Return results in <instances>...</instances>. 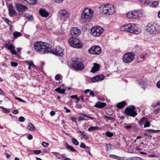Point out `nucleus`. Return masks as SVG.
<instances>
[{
  "mask_svg": "<svg viewBox=\"0 0 160 160\" xmlns=\"http://www.w3.org/2000/svg\"><path fill=\"white\" fill-rule=\"evenodd\" d=\"M34 48L36 52L41 54H44L51 52L52 53L58 56H61L64 54L63 49L60 46L56 47L52 51L51 45L42 42L38 41L35 42L34 44Z\"/></svg>",
  "mask_w": 160,
  "mask_h": 160,
  "instance_id": "1",
  "label": "nucleus"
},
{
  "mask_svg": "<svg viewBox=\"0 0 160 160\" xmlns=\"http://www.w3.org/2000/svg\"><path fill=\"white\" fill-rule=\"evenodd\" d=\"M138 29V25L134 23H128L122 26L120 28L121 31L128 32L136 34L139 32Z\"/></svg>",
  "mask_w": 160,
  "mask_h": 160,
  "instance_id": "2",
  "label": "nucleus"
},
{
  "mask_svg": "<svg viewBox=\"0 0 160 160\" xmlns=\"http://www.w3.org/2000/svg\"><path fill=\"white\" fill-rule=\"evenodd\" d=\"M101 8L102 13L106 15H112L116 11L115 7L111 4H103Z\"/></svg>",
  "mask_w": 160,
  "mask_h": 160,
  "instance_id": "3",
  "label": "nucleus"
},
{
  "mask_svg": "<svg viewBox=\"0 0 160 160\" xmlns=\"http://www.w3.org/2000/svg\"><path fill=\"white\" fill-rule=\"evenodd\" d=\"M93 13L91 9L85 8L82 14L81 20L84 23L89 22L92 17Z\"/></svg>",
  "mask_w": 160,
  "mask_h": 160,
  "instance_id": "4",
  "label": "nucleus"
},
{
  "mask_svg": "<svg viewBox=\"0 0 160 160\" xmlns=\"http://www.w3.org/2000/svg\"><path fill=\"white\" fill-rule=\"evenodd\" d=\"M143 14V12L141 10H134L128 12L126 16L128 18L137 19L142 17Z\"/></svg>",
  "mask_w": 160,
  "mask_h": 160,
  "instance_id": "5",
  "label": "nucleus"
},
{
  "mask_svg": "<svg viewBox=\"0 0 160 160\" xmlns=\"http://www.w3.org/2000/svg\"><path fill=\"white\" fill-rule=\"evenodd\" d=\"M146 30L150 34H155L158 32V26L156 23H148L146 27Z\"/></svg>",
  "mask_w": 160,
  "mask_h": 160,
  "instance_id": "6",
  "label": "nucleus"
},
{
  "mask_svg": "<svg viewBox=\"0 0 160 160\" xmlns=\"http://www.w3.org/2000/svg\"><path fill=\"white\" fill-rule=\"evenodd\" d=\"M72 68L76 70H82L84 68V65L82 62L79 61L77 58L72 59L71 62Z\"/></svg>",
  "mask_w": 160,
  "mask_h": 160,
  "instance_id": "7",
  "label": "nucleus"
},
{
  "mask_svg": "<svg viewBox=\"0 0 160 160\" xmlns=\"http://www.w3.org/2000/svg\"><path fill=\"white\" fill-rule=\"evenodd\" d=\"M68 41L71 46L75 48H80L83 46L82 41L77 38H70Z\"/></svg>",
  "mask_w": 160,
  "mask_h": 160,
  "instance_id": "8",
  "label": "nucleus"
},
{
  "mask_svg": "<svg viewBox=\"0 0 160 160\" xmlns=\"http://www.w3.org/2000/svg\"><path fill=\"white\" fill-rule=\"evenodd\" d=\"M135 55V54L132 52H128L122 56V61L126 63H129L133 60Z\"/></svg>",
  "mask_w": 160,
  "mask_h": 160,
  "instance_id": "9",
  "label": "nucleus"
},
{
  "mask_svg": "<svg viewBox=\"0 0 160 160\" xmlns=\"http://www.w3.org/2000/svg\"><path fill=\"white\" fill-rule=\"evenodd\" d=\"M103 32V28L100 26L94 27L91 29V34L95 37L100 36Z\"/></svg>",
  "mask_w": 160,
  "mask_h": 160,
  "instance_id": "10",
  "label": "nucleus"
},
{
  "mask_svg": "<svg viewBox=\"0 0 160 160\" xmlns=\"http://www.w3.org/2000/svg\"><path fill=\"white\" fill-rule=\"evenodd\" d=\"M135 109L133 106H130L126 108L124 112L128 115L132 117H135L137 114V112L135 111Z\"/></svg>",
  "mask_w": 160,
  "mask_h": 160,
  "instance_id": "11",
  "label": "nucleus"
},
{
  "mask_svg": "<svg viewBox=\"0 0 160 160\" xmlns=\"http://www.w3.org/2000/svg\"><path fill=\"white\" fill-rule=\"evenodd\" d=\"M58 16L60 19L62 21H65L67 20L69 16L68 12L65 10H62L60 11L58 13Z\"/></svg>",
  "mask_w": 160,
  "mask_h": 160,
  "instance_id": "12",
  "label": "nucleus"
},
{
  "mask_svg": "<svg viewBox=\"0 0 160 160\" xmlns=\"http://www.w3.org/2000/svg\"><path fill=\"white\" fill-rule=\"evenodd\" d=\"M88 52L91 54L98 55L101 53V49L100 47L98 46H94L89 49Z\"/></svg>",
  "mask_w": 160,
  "mask_h": 160,
  "instance_id": "13",
  "label": "nucleus"
},
{
  "mask_svg": "<svg viewBox=\"0 0 160 160\" xmlns=\"http://www.w3.org/2000/svg\"><path fill=\"white\" fill-rule=\"evenodd\" d=\"M9 15L11 17L16 16L17 15V13L14 7L12 4H10L8 7Z\"/></svg>",
  "mask_w": 160,
  "mask_h": 160,
  "instance_id": "14",
  "label": "nucleus"
},
{
  "mask_svg": "<svg viewBox=\"0 0 160 160\" xmlns=\"http://www.w3.org/2000/svg\"><path fill=\"white\" fill-rule=\"evenodd\" d=\"M105 78L104 76L102 74L95 75L92 77L91 81L92 82H96L102 81Z\"/></svg>",
  "mask_w": 160,
  "mask_h": 160,
  "instance_id": "15",
  "label": "nucleus"
},
{
  "mask_svg": "<svg viewBox=\"0 0 160 160\" xmlns=\"http://www.w3.org/2000/svg\"><path fill=\"white\" fill-rule=\"evenodd\" d=\"M17 10L19 12H22L25 11L27 9V7L20 3H16L15 5Z\"/></svg>",
  "mask_w": 160,
  "mask_h": 160,
  "instance_id": "16",
  "label": "nucleus"
},
{
  "mask_svg": "<svg viewBox=\"0 0 160 160\" xmlns=\"http://www.w3.org/2000/svg\"><path fill=\"white\" fill-rule=\"evenodd\" d=\"M81 33V31L79 29L77 28H73L71 30V33L72 36H75V37L78 36Z\"/></svg>",
  "mask_w": 160,
  "mask_h": 160,
  "instance_id": "17",
  "label": "nucleus"
},
{
  "mask_svg": "<svg viewBox=\"0 0 160 160\" xmlns=\"http://www.w3.org/2000/svg\"><path fill=\"white\" fill-rule=\"evenodd\" d=\"M39 12L41 16L43 17H47L49 14V13L47 12L45 9H40L39 11Z\"/></svg>",
  "mask_w": 160,
  "mask_h": 160,
  "instance_id": "18",
  "label": "nucleus"
},
{
  "mask_svg": "<svg viewBox=\"0 0 160 160\" xmlns=\"http://www.w3.org/2000/svg\"><path fill=\"white\" fill-rule=\"evenodd\" d=\"M147 55L146 53L141 54L137 57L138 62H142L146 60V56Z\"/></svg>",
  "mask_w": 160,
  "mask_h": 160,
  "instance_id": "19",
  "label": "nucleus"
},
{
  "mask_svg": "<svg viewBox=\"0 0 160 160\" xmlns=\"http://www.w3.org/2000/svg\"><path fill=\"white\" fill-rule=\"evenodd\" d=\"M93 64L94 65L92 67L90 72H91L95 73L99 70L100 65L99 64L97 63H94Z\"/></svg>",
  "mask_w": 160,
  "mask_h": 160,
  "instance_id": "20",
  "label": "nucleus"
},
{
  "mask_svg": "<svg viewBox=\"0 0 160 160\" xmlns=\"http://www.w3.org/2000/svg\"><path fill=\"white\" fill-rule=\"evenodd\" d=\"M106 105V103L105 102L99 101L96 103L95 107L98 108H102L104 107Z\"/></svg>",
  "mask_w": 160,
  "mask_h": 160,
  "instance_id": "21",
  "label": "nucleus"
},
{
  "mask_svg": "<svg viewBox=\"0 0 160 160\" xmlns=\"http://www.w3.org/2000/svg\"><path fill=\"white\" fill-rule=\"evenodd\" d=\"M8 48L10 50L13 54L16 55L17 54V52L15 51V47L12 44L10 45Z\"/></svg>",
  "mask_w": 160,
  "mask_h": 160,
  "instance_id": "22",
  "label": "nucleus"
},
{
  "mask_svg": "<svg viewBox=\"0 0 160 160\" xmlns=\"http://www.w3.org/2000/svg\"><path fill=\"white\" fill-rule=\"evenodd\" d=\"M34 125L31 123H29L27 127V129L31 131H33L35 130Z\"/></svg>",
  "mask_w": 160,
  "mask_h": 160,
  "instance_id": "23",
  "label": "nucleus"
},
{
  "mask_svg": "<svg viewBox=\"0 0 160 160\" xmlns=\"http://www.w3.org/2000/svg\"><path fill=\"white\" fill-rule=\"evenodd\" d=\"M65 145H66V148L73 152H77V151L72 146L70 145L67 143H66Z\"/></svg>",
  "mask_w": 160,
  "mask_h": 160,
  "instance_id": "24",
  "label": "nucleus"
},
{
  "mask_svg": "<svg viewBox=\"0 0 160 160\" xmlns=\"http://www.w3.org/2000/svg\"><path fill=\"white\" fill-rule=\"evenodd\" d=\"M79 132L81 133V136L84 139H88V136L87 133L81 131H79Z\"/></svg>",
  "mask_w": 160,
  "mask_h": 160,
  "instance_id": "25",
  "label": "nucleus"
},
{
  "mask_svg": "<svg viewBox=\"0 0 160 160\" xmlns=\"http://www.w3.org/2000/svg\"><path fill=\"white\" fill-rule=\"evenodd\" d=\"M147 120V118L145 117L142 118L138 122L139 124L141 126H142L145 123Z\"/></svg>",
  "mask_w": 160,
  "mask_h": 160,
  "instance_id": "26",
  "label": "nucleus"
},
{
  "mask_svg": "<svg viewBox=\"0 0 160 160\" xmlns=\"http://www.w3.org/2000/svg\"><path fill=\"white\" fill-rule=\"evenodd\" d=\"M126 104L125 101H122L118 103L117 105V107L119 108H122L125 106Z\"/></svg>",
  "mask_w": 160,
  "mask_h": 160,
  "instance_id": "27",
  "label": "nucleus"
},
{
  "mask_svg": "<svg viewBox=\"0 0 160 160\" xmlns=\"http://www.w3.org/2000/svg\"><path fill=\"white\" fill-rule=\"evenodd\" d=\"M99 128L98 126H92L90 127L88 129L89 132H91L94 130H98L99 129Z\"/></svg>",
  "mask_w": 160,
  "mask_h": 160,
  "instance_id": "28",
  "label": "nucleus"
},
{
  "mask_svg": "<svg viewBox=\"0 0 160 160\" xmlns=\"http://www.w3.org/2000/svg\"><path fill=\"white\" fill-rule=\"evenodd\" d=\"M127 160H144L143 159L141 158L138 157H131L127 159Z\"/></svg>",
  "mask_w": 160,
  "mask_h": 160,
  "instance_id": "29",
  "label": "nucleus"
},
{
  "mask_svg": "<svg viewBox=\"0 0 160 160\" xmlns=\"http://www.w3.org/2000/svg\"><path fill=\"white\" fill-rule=\"evenodd\" d=\"M2 19L3 20V21L6 23H7L9 26H11L12 25V23L10 21L9 19L5 18H2Z\"/></svg>",
  "mask_w": 160,
  "mask_h": 160,
  "instance_id": "30",
  "label": "nucleus"
},
{
  "mask_svg": "<svg viewBox=\"0 0 160 160\" xmlns=\"http://www.w3.org/2000/svg\"><path fill=\"white\" fill-rule=\"evenodd\" d=\"M26 62H27L29 66L33 68H35L36 67V66L34 64V63L32 61H31L29 62L28 61H26Z\"/></svg>",
  "mask_w": 160,
  "mask_h": 160,
  "instance_id": "31",
  "label": "nucleus"
},
{
  "mask_svg": "<svg viewBox=\"0 0 160 160\" xmlns=\"http://www.w3.org/2000/svg\"><path fill=\"white\" fill-rule=\"evenodd\" d=\"M21 33L18 32H15L13 33V37L15 38H16L18 37L21 35Z\"/></svg>",
  "mask_w": 160,
  "mask_h": 160,
  "instance_id": "32",
  "label": "nucleus"
},
{
  "mask_svg": "<svg viewBox=\"0 0 160 160\" xmlns=\"http://www.w3.org/2000/svg\"><path fill=\"white\" fill-rule=\"evenodd\" d=\"M25 17L27 19H28V20L29 21H32L33 19L32 16L28 14H25Z\"/></svg>",
  "mask_w": 160,
  "mask_h": 160,
  "instance_id": "33",
  "label": "nucleus"
},
{
  "mask_svg": "<svg viewBox=\"0 0 160 160\" xmlns=\"http://www.w3.org/2000/svg\"><path fill=\"white\" fill-rule=\"evenodd\" d=\"M72 142L73 144L76 146H78L79 145V142L75 138H72Z\"/></svg>",
  "mask_w": 160,
  "mask_h": 160,
  "instance_id": "34",
  "label": "nucleus"
},
{
  "mask_svg": "<svg viewBox=\"0 0 160 160\" xmlns=\"http://www.w3.org/2000/svg\"><path fill=\"white\" fill-rule=\"evenodd\" d=\"M141 3L142 4H148L150 2L149 0H140Z\"/></svg>",
  "mask_w": 160,
  "mask_h": 160,
  "instance_id": "35",
  "label": "nucleus"
},
{
  "mask_svg": "<svg viewBox=\"0 0 160 160\" xmlns=\"http://www.w3.org/2000/svg\"><path fill=\"white\" fill-rule=\"evenodd\" d=\"M0 108L2 109L3 111L5 113H8L10 112V109L8 108H6L2 106H1Z\"/></svg>",
  "mask_w": 160,
  "mask_h": 160,
  "instance_id": "36",
  "label": "nucleus"
},
{
  "mask_svg": "<svg viewBox=\"0 0 160 160\" xmlns=\"http://www.w3.org/2000/svg\"><path fill=\"white\" fill-rule=\"evenodd\" d=\"M106 135L107 137H111L113 136V134L112 133L110 132L107 131L106 132Z\"/></svg>",
  "mask_w": 160,
  "mask_h": 160,
  "instance_id": "37",
  "label": "nucleus"
},
{
  "mask_svg": "<svg viewBox=\"0 0 160 160\" xmlns=\"http://www.w3.org/2000/svg\"><path fill=\"white\" fill-rule=\"evenodd\" d=\"M158 3L159 2H154L150 5V6L151 7H156L158 5Z\"/></svg>",
  "mask_w": 160,
  "mask_h": 160,
  "instance_id": "38",
  "label": "nucleus"
},
{
  "mask_svg": "<svg viewBox=\"0 0 160 160\" xmlns=\"http://www.w3.org/2000/svg\"><path fill=\"white\" fill-rule=\"evenodd\" d=\"M125 124L127 125L125 126L124 128L126 129L129 130L132 128V127L131 125V124H129L128 125V124L125 123Z\"/></svg>",
  "mask_w": 160,
  "mask_h": 160,
  "instance_id": "39",
  "label": "nucleus"
},
{
  "mask_svg": "<svg viewBox=\"0 0 160 160\" xmlns=\"http://www.w3.org/2000/svg\"><path fill=\"white\" fill-rule=\"evenodd\" d=\"M84 149H85L86 151L90 155H91V153L90 152V147L88 146H86Z\"/></svg>",
  "mask_w": 160,
  "mask_h": 160,
  "instance_id": "40",
  "label": "nucleus"
},
{
  "mask_svg": "<svg viewBox=\"0 0 160 160\" xmlns=\"http://www.w3.org/2000/svg\"><path fill=\"white\" fill-rule=\"evenodd\" d=\"M71 98L72 99L76 98L77 100V102H75V103H78L79 100V99L78 98L77 95H72L71 96Z\"/></svg>",
  "mask_w": 160,
  "mask_h": 160,
  "instance_id": "41",
  "label": "nucleus"
},
{
  "mask_svg": "<svg viewBox=\"0 0 160 160\" xmlns=\"http://www.w3.org/2000/svg\"><path fill=\"white\" fill-rule=\"evenodd\" d=\"M150 123L147 120L144 124V128L148 127L150 126Z\"/></svg>",
  "mask_w": 160,
  "mask_h": 160,
  "instance_id": "42",
  "label": "nucleus"
},
{
  "mask_svg": "<svg viewBox=\"0 0 160 160\" xmlns=\"http://www.w3.org/2000/svg\"><path fill=\"white\" fill-rule=\"evenodd\" d=\"M104 118L105 119H107L111 121H114L115 120L114 118L109 117L107 115H105L104 116Z\"/></svg>",
  "mask_w": 160,
  "mask_h": 160,
  "instance_id": "43",
  "label": "nucleus"
},
{
  "mask_svg": "<svg viewBox=\"0 0 160 160\" xmlns=\"http://www.w3.org/2000/svg\"><path fill=\"white\" fill-rule=\"evenodd\" d=\"M11 65L13 67H15L18 66V63L16 62H11Z\"/></svg>",
  "mask_w": 160,
  "mask_h": 160,
  "instance_id": "44",
  "label": "nucleus"
},
{
  "mask_svg": "<svg viewBox=\"0 0 160 160\" xmlns=\"http://www.w3.org/2000/svg\"><path fill=\"white\" fill-rule=\"evenodd\" d=\"M52 154H53L55 156V157L57 158H58V159H60V157H59L58 155V154H59L57 152H52Z\"/></svg>",
  "mask_w": 160,
  "mask_h": 160,
  "instance_id": "45",
  "label": "nucleus"
},
{
  "mask_svg": "<svg viewBox=\"0 0 160 160\" xmlns=\"http://www.w3.org/2000/svg\"><path fill=\"white\" fill-rule=\"evenodd\" d=\"M109 157L112 158L114 159H117L118 158V156H116L115 155L113 154H111L109 155Z\"/></svg>",
  "mask_w": 160,
  "mask_h": 160,
  "instance_id": "46",
  "label": "nucleus"
},
{
  "mask_svg": "<svg viewBox=\"0 0 160 160\" xmlns=\"http://www.w3.org/2000/svg\"><path fill=\"white\" fill-rule=\"evenodd\" d=\"M25 118L22 116L19 117L18 118L19 121L22 122H24L25 121Z\"/></svg>",
  "mask_w": 160,
  "mask_h": 160,
  "instance_id": "47",
  "label": "nucleus"
},
{
  "mask_svg": "<svg viewBox=\"0 0 160 160\" xmlns=\"http://www.w3.org/2000/svg\"><path fill=\"white\" fill-rule=\"evenodd\" d=\"M112 145L110 144H107L106 145V147L107 148V151L108 150H109L111 148Z\"/></svg>",
  "mask_w": 160,
  "mask_h": 160,
  "instance_id": "48",
  "label": "nucleus"
},
{
  "mask_svg": "<svg viewBox=\"0 0 160 160\" xmlns=\"http://www.w3.org/2000/svg\"><path fill=\"white\" fill-rule=\"evenodd\" d=\"M42 145L44 147H47L49 145V144L47 142H43L42 143Z\"/></svg>",
  "mask_w": 160,
  "mask_h": 160,
  "instance_id": "49",
  "label": "nucleus"
},
{
  "mask_svg": "<svg viewBox=\"0 0 160 160\" xmlns=\"http://www.w3.org/2000/svg\"><path fill=\"white\" fill-rule=\"evenodd\" d=\"M33 152L35 154L37 155L40 154L41 152V151L40 150H34Z\"/></svg>",
  "mask_w": 160,
  "mask_h": 160,
  "instance_id": "50",
  "label": "nucleus"
},
{
  "mask_svg": "<svg viewBox=\"0 0 160 160\" xmlns=\"http://www.w3.org/2000/svg\"><path fill=\"white\" fill-rule=\"evenodd\" d=\"M83 115L84 117H87V118H88L92 120H94V119H95L94 118H93V117H90V116H88V115H85V114H84Z\"/></svg>",
  "mask_w": 160,
  "mask_h": 160,
  "instance_id": "51",
  "label": "nucleus"
},
{
  "mask_svg": "<svg viewBox=\"0 0 160 160\" xmlns=\"http://www.w3.org/2000/svg\"><path fill=\"white\" fill-rule=\"evenodd\" d=\"M60 74H57L55 77V80H59L60 79Z\"/></svg>",
  "mask_w": 160,
  "mask_h": 160,
  "instance_id": "52",
  "label": "nucleus"
},
{
  "mask_svg": "<svg viewBox=\"0 0 160 160\" xmlns=\"http://www.w3.org/2000/svg\"><path fill=\"white\" fill-rule=\"evenodd\" d=\"M15 98L17 100H18V101H20V102H25V101H24L21 98H19L17 97V98Z\"/></svg>",
  "mask_w": 160,
  "mask_h": 160,
  "instance_id": "53",
  "label": "nucleus"
},
{
  "mask_svg": "<svg viewBox=\"0 0 160 160\" xmlns=\"http://www.w3.org/2000/svg\"><path fill=\"white\" fill-rule=\"evenodd\" d=\"M66 91V89H60V92H59V93L62 94H64V92Z\"/></svg>",
  "mask_w": 160,
  "mask_h": 160,
  "instance_id": "54",
  "label": "nucleus"
},
{
  "mask_svg": "<svg viewBox=\"0 0 160 160\" xmlns=\"http://www.w3.org/2000/svg\"><path fill=\"white\" fill-rule=\"evenodd\" d=\"M86 147L85 144L82 142L80 143V147L83 148H84Z\"/></svg>",
  "mask_w": 160,
  "mask_h": 160,
  "instance_id": "55",
  "label": "nucleus"
},
{
  "mask_svg": "<svg viewBox=\"0 0 160 160\" xmlns=\"http://www.w3.org/2000/svg\"><path fill=\"white\" fill-rule=\"evenodd\" d=\"M78 120L79 121H84L86 120L84 118L81 116L78 118Z\"/></svg>",
  "mask_w": 160,
  "mask_h": 160,
  "instance_id": "56",
  "label": "nucleus"
},
{
  "mask_svg": "<svg viewBox=\"0 0 160 160\" xmlns=\"http://www.w3.org/2000/svg\"><path fill=\"white\" fill-rule=\"evenodd\" d=\"M61 89V87H58L56 89H55V91L58 92V93H59L60 92V90Z\"/></svg>",
  "mask_w": 160,
  "mask_h": 160,
  "instance_id": "57",
  "label": "nucleus"
},
{
  "mask_svg": "<svg viewBox=\"0 0 160 160\" xmlns=\"http://www.w3.org/2000/svg\"><path fill=\"white\" fill-rule=\"evenodd\" d=\"M71 120L73 122H76V118H73V117H71L70 118Z\"/></svg>",
  "mask_w": 160,
  "mask_h": 160,
  "instance_id": "58",
  "label": "nucleus"
},
{
  "mask_svg": "<svg viewBox=\"0 0 160 160\" xmlns=\"http://www.w3.org/2000/svg\"><path fill=\"white\" fill-rule=\"evenodd\" d=\"M76 107L78 108H81L82 107V105L79 103L77 104L76 105Z\"/></svg>",
  "mask_w": 160,
  "mask_h": 160,
  "instance_id": "59",
  "label": "nucleus"
},
{
  "mask_svg": "<svg viewBox=\"0 0 160 160\" xmlns=\"http://www.w3.org/2000/svg\"><path fill=\"white\" fill-rule=\"evenodd\" d=\"M27 138L29 140H31L32 139V136L31 134H29Z\"/></svg>",
  "mask_w": 160,
  "mask_h": 160,
  "instance_id": "60",
  "label": "nucleus"
},
{
  "mask_svg": "<svg viewBox=\"0 0 160 160\" xmlns=\"http://www.w3.org/2000/svg\"><path fill=\"white\" fill-rule=\"evenodd\" d=\"M55 112L53 111H52L50 112V114L51 116H53L55 114Z\"/></svg>",
  "mask_w": 160,
  "mask_h": 160,
  "instance_id": "61",
  "label": "nucleus"
},
{
  "mask_svg": "<svg viewBox=\"0 0 160 160\" xmlns=\"http://www.w3.org/2000/svg\"><path fill=\"white\" fill-rule=\"evenodd\" d=\"M0 95L5 96V93L0 88Z\"/></svg>",
  "mask_w": 160,
  "mask_h": 160,
  "instance_id": "62",
  "label": "nucleus"
},
{
  "mask_svg": "<svg viewBox=\"0 0 160 160\" xmlns=\"http://www.w3.org/2000/svg\"><path fill=\"white\" fill-rule=\"evenodd\" d=\"M18 112H18V110L17 109V110H14L12 112L14 114H18Z\"/></svg>",
  "mask_w": 160,
  "mask_h": 160,
  "instance_id": "63",
  "label": "nucleus"
},
{
  "mask_svg": "<svg viewBox=\"0 0 160 160\" xmlns=\"http://www.w3.org/2000/svg\"><path fill=\"white\" fill-rule=\"evenodd\" d=\"M157 86L158 88H160V80L157 82Z\"/></svg>",
  "mask_w": 160,
  "mask_h": 160,
  "instance_id": "64",
  "label": "nucleus"
}]
</instances>
